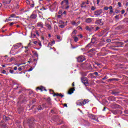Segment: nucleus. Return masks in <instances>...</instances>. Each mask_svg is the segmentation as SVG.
<instances>
[{"label":"nucleus","instance_id":"59","mask_svg":"<svg viewBox=\"0 0 128 128\" xmlns=\"http://www.w3.org/2000/svg\"><path fill=\"white\" fill-rule=\"evenodd\" d=\"M38 45H39L40 46H42V43L40 42H38Z\"/></svg>","mask_w":128,"mask_h":128},{"label":"nucleus","instance_id":"36","mask_svg":"<svg viewBox=\"0 0 128 128\" xmlns=\"http://www.w3.org/2000/svg\"><path fill=\"white\" fill-rule=\"evenodd\" d=\"M96 64L98 66L99 68H100L102 66L101 64H98V62L96 63Z\"/></svg>","mask_w":128,"mask_h":128},{"label":"nucleus","instance_id":"18","mask_svg":"<svg viewBox=\"0 0 128 128\" xmlns=\"http://www.w3.org/2000/svg\"><path fill=\"white\" fill-rule=\"evenodd\" d=\"M85 22L86 23H92V19L90 18H88L86 19Z\"/></svg>","mask_w":128,"mask_h":128},{"label":"nucleus","instance_id":"4","mask_svg":"<svg viewBox=\"0 0 128 128\" xmlns=\"http://www.w3.org/2000/svg\"><path fill=\"white\" fill-rule=\"evenodd\" d=\"M88 117H90V119H92L94 120H96V122H99L98 116H96L94 114H88Z\"/></svg>","mask_w":128,"mask_h":128},{"label":"nucleus","instance_id":"15","mask_svg":"<svg viewBox=\"0 0 128 128\" xmlns=\"http://www.w3.org/2000/svg\"><path fill=\"white\" fill-rule=\"evenodd\" d=\"M120 92H116L114 90H112V94L114 96H119Z\"/></svg>","mask_w":128,"mask_h":128},{"label":"nucleus","instance_id":"25","mask_svg":"<svg viewBox=\"0 0 128 128\" xmlns=\"http://www.w3.org/2000/svg\"><path fill=\"white\" fill-rule=\"evenodd\" d=\"M72 38L76 42H78V38L76 36H72Z\"/></svg>","mask_w":128,"mask_h":128},{"label":"nucleus","instance_id":"51","mask_svg":"<svg viewBox=\"0 0 128 128\" xmlns=\"http://www.w3.org/2000/svg\"><path fill=\"white\" fill-rule=\"evenodd\" d=\"M50 94H53L54 93V91L52 90H50Z\"/></svg>","mask_w":128,"mask_h":128},{"label":"nucleus","instance_id":"56","mask_svg":"<svg viewBox=\"0 0 128 128\" xmlns=\"http://www.w3.org/2000/svg\"><path fill=\"white\" fill-rule=\"evenodd\" d=\"M38 41H34V44H38Z\"/></svg>","mask_w":128,"mask_h":128},{"label":"nucleus","instance_id":"1","mask_svg":"<svg viewBox=\"0 0 128 128\" xmlns=\"http://www.w3.org/2000/svg\"><path fill=\"white\" fill-rule=\"evenodd\" d=\"M89 102L90 100L88 99H84V100H78L76 102V105L79 106H84Z\"/></svg>","mask_w":128,"mask_h":128},{"label":"nucleus","instance_id":"42","mask_svg":"<svg viewBox=\"0 0 128 128\" xmlns=\"http://www.w3.org/2000/svg\"><path fill=\"white\" fill-rule=\"evenodd\" d=\"M16 126H18V124H20V121H18V120H16Z\"/></svg>","mask_w":128,"mask_h":128},{"label":"nucleus","instance_id":"30","mask_svg":"<svg viewBox=\"0 0 128 128\" xmlns=\"http://www.w3.org/2000/svg\"><path fill=\"white\" fill-rule=\"evenodd\" d=\"M9 24H10V26H13V25H14V24H17V22H10V23H9Z\"/></svg>","mask_w":128,"mask_h":128},{"label":"nucleus","instance_id":"29","mask_svg":"<svg viewBox=\"0 0 128 128\" xmlns=\"http://www.w3.org/2000/svg\"><path fill=\"white\" fill-rule=\"evenodd\" d=\"M3 118H4V120H9V117H7L6 116H4Z\"/></svg>","mask_w":128,"mask_h":128},{"label":"nucleus","instance_id":"2","mask_svg":"<svg viewBox=\"0 0 128 128\" xmlns=\"http://www.w3.org/2000/svg\"><path fill=\"white\" fill-rule=\"evenodd\" d=\"M81 81H82V82L86 86H88L89 85L88 80V78H85V77L82 78Z\"/></svg>","mask_w":128,"mask_h":128},{"label":"nucleus","instance_id":"22","mask_svg":"<svg viewBox=\"0 0 128 128\" xmlns=\"http://www.w3.org/2000/svg\"><path fill=\"white\" fill-rule=\"evenodd\" d=\"M46 102H48V105H50V106L52 105L51 99L50 98H48V99H46Z\"/></svg>","mask_w":128,"mask_h":128},{"label":"nucleus","instance_id":"58","mask_svg":"<svg viewBox=\"0 0 128 128\" xmlns=\"http://www.w3.org/2000/svg\"><path fill=\"white\" fill-rule=\"evenodd\" d=\"M106 42H110L111 40L110 39H106Z\"/></svg>","mask_w":128,"mask_h":128},{"label":"nucleus","instance_id":"57","mask_svg":"<svg viewBox=\"0 0 128 128\" xmlns=\"http://www.w3.org/2000/svg\"><path fill=\"white\" fill-rule=\"evenodd\" d=\"M115 107L117 108H120V106L118 104H116L115 105Z\"/></svg>","mask_w":128,"mask_h":128},{"label":"nucleus","instance_id":"21","mask_svg":"<svg viewBox=\"0 0 128 128\" xmlns=\"http://www.w3.org/2000/svg\"><path fill=\"white\" fill-rule=\"evenodd\" d=\"M30 121H31L32 122H33L32 121H34V119H32L30 120ZM29 126H30V128H34V123H32V124H30Z\"/></svg>","mask_w":128,"mask_h":128},{"label":"nucleus","instance_id":"7","mask_svg":"<svg viewBox=\"0 0 128 128\" xmlns=\"http://www.w3.org/2000/svg\"><path fill=\"white\" fill-rule=\"evenodd\" d=\"M124 44V43L122 42H116V48H122V46Z\"/></svg>","mask_w":128,"mask_h":128},{"label":"nucleus","instance_id":"61","mask_svg":"<svg viewBox=\"0 0 128 128\" xmlns=\"http://www.w3.org/2000/svg\"><path fill=\"white\" fill-rule=\"evenodd\" d=\"M80 24V21H78V22H76V26Z\"/></svg>","mask_w":128,"mask_h":128},{"label":"nucleus","instance_id":"35","mask_svg":"<svg viewBox=\"0 0 128 128\" xmlns=\"http://www.w3.org/2000/svg\"><path fill=\"white\" fill-rule=\"evenodd\" d=\"M76 32H77V30H74L72 31V34H76Z\"/></svg>","mask_w":128,"mask_h":128},{"label":"nucleus","instance_id":"27","mask_svg":"<svg viewBox=\"0 0 128 128\" xmlns=\"http://www.w3.org/2000/svg\"><path fill=\"white\" fill-rule=\"evenodd\" d=\"M2 3L4 6H6L7 4H10V3H8V1H6V0H4L2 1Z\"/></svg>","mask_w":128,"mask_h":128},{"label":"nucleus","instance_id":"13","mask_svg":"<svg viewBox=\"0 0 128 128\" xmlns=\"http://www.w3.org/2000/svg\"><path fill=\"white\" fill-rule=\"evenodd\" d=\"M54 96H60V97L61 98H62L64 96V95H63L62 94H58V93H55L54 94Z\"/></svg>","mask_w":128,"mask_h":128},{"label":"nucleus","instance_id":"8","mask_svg":"<svg viewBox=\"0 0 128 128\" xmlns=\"http://www.w3.org/2000/svg\"><path fill=\"white\" fill-rule=\"evenodd\" d=\"M77 60L78 62H82L84 60H86V58L84 56H78Z\"/></svg>","mask_w":128,"mask_h":128},{"label":"nucleus","instance_id":"12","mask_svg":"<svg viewBox=\"0 0 128 128\" xmlns=\"http://www.w3.org/2000/svg\"><path fill=\"white\" fill-rule=\"evenodd\" d=\"M108 100L109 101L114 102L116 100V98L114 96H110L108 97Z\"/></svg>","mask_w":128,"mask_h":128},{"label":"nucleus","instance_id":"17","mask_svg":"<svg viewBox=\"0 0 128 128\" xmlns=\"http://www.w3.org/2000/svg\"><path fill=\"white\" fill-rule=\"evenodd\" d=\"M120 79H118V78H112L108 80V82H110L112 81H118Z\"/></svg>","mask_w":128,"mask_h":128},{"label":"nucleus","instance_id":"5","mask_svg":"<svg viewBox=\"0 0 128 128\" xmlns=\"http://www.w3.org/2000/svg\"><path fill=\"white\" fill-rule=\"evenodd\" d=\"M102 13V9L97 10L94 12V16H100Z\"/></svg>","mask_w":128,"mask_h":128},{"label":"nucleus","instance_id":"55","mask_svg":"<svg viewBox=\"0 0 128 128\" xmlns=\"http://www.w3.org/2000/svg\"><path fill=\"white\" fill-rule=\"evenodd\" d=\"M16 9H18L20 8V6L18 4H16Z\"/></svg>","mask_w":128,"mask_h":128},{"label":"nucleus","instance_id":"24","mask_svg":"<svg viewBox=\"0 0 128 128\" xmlns=\"http://www.w3.org/2000/svg\"><path fill=\"white\" fill-rule=\"evenodd\" d=\"M37 16H38L36 14H32L30 16V18L32 19H36Z\"/></svg>","mask_w":128,"mask_h":128},{"label":"nucleus","instance_id":"38","mask_svg":"<svg viewBox=\"0 0 128 128\" xmlns=\"http://www.w3.org/2000/svg\"><path fill=\"white\" fill-rule=\"evenodd\" d=\"M15 17H16V14H10V18H14Z\"/></svg>","mask_w":128,"mask_h":128},{"label":"nucleus","instance_id":"46","mask_svg":"<svg viewBox=\"0 0 128 128\" xmlns=\"http://www.w3.org/2000/svg\"><path fill=\"white\" fill-rule=\"evenodd\" d=\"M115 13H116V14L120 13V10H118L116 9Z\"/></svg>","mask_w":128,"mask_h":128},{"label":"nucleus","instance_id":"16","mask_svg":"<svg viewBox=\"0 0 128 128\" xmlns=\"http://www.w3.org/2000/svg\"><path fill=\"white\" fill-rule=\"evenodd\" d=\"M22 46V43H18L15 45H14V46L15 49H18V48H20Z\"/></svg>","mask_w":128,"mask_h":128},{"label":"nucleus","instance_id":"37","mask_svg":"<svg viewBox=\"0 0 128 128\" xmlns=\"http://www.w3.org/2000/svg\"><path fill=\"white\" fill-rule=\"evenodd\" d=\"M34 56H36V58H38V52H34Z\"/></svg>","mask_w":128,"mask_h":128},{"label":"nucleus","instance_id":"48","mask_svg":"<svg viewBox=\"0 0 128 128\" xmlns=\"http://www.w3.org/2000/svg\"><path fill=\"white\" fill-rule=\"evenodd\" d=\"M124 13H125V10H122V11H121V14H124Z\"/></svg>","mask_w":128,"mask_h":128},{"label":"nucleus","instance_id":"23","mask_svg":"<svg viewBox=\"0 0 128 128\" xmlns=\"http://www.w3.org/2000/svg\"><path fill=\"white\" fill-rule=\"evenodd\" d=\"M111 112L114 114L116 115L118 113V110H112Z\"/></svg>","mask_w":128,"mask_h":128},{"label":"nucleus","instance_id":"40","mask_svg":"<svg viewBox=\"0 0 128 128\" xmlns=\"http://www.w3.org/2000/svg\"><path fill=\"white\" fill-rule=\"evenodd\" d=\"M96 49H94V48H92V49H90V52H94V51H96Z\"/></svg>","mask_w":128,"mask_h":128},{"label":"nucleus","instance_id":"32","mask_svg":"<svg viewBox=\"0 0 128 128\" xmlns=\"http://www.w3.org/2000/svg\"><path fill=\"white\" fill-rule=\"evenodd\" d=\"M72 26H76V22L74 21L72 22Z\"/></svg>","mask_w":128,"mask_h":128},{"label":"nucleus","instance_id":"62","mask_svg":"<svg viewBox=\"0 0 128 128\" xmlns=\"http://www.w3.org/2000/svg\"><path fill=\"white\" fill-rule=\"evenodd\" d=\"M124 113L126 114H128V110H124Z\"/></svg>","mask_w":128,"mask_h":128},{"label":"nucleus","instance_id":"34","mask_svg":"<svg viewBox=\"0 0 128 128\" xmlns=\"http://www.w3.org/2000/svg\"><path fill=\"white\" fill-rule=\"evenodd\" d=\"M62 10H60V11H58V14L62 15Z\"/></svg>","mask_w":128,"mask_h":128},{"label":"nucleus","instance_id":"43","mask_svg":"<svg viewBox=\"0 0 128 128\" xmlns=\"http://www.w3.org/2000/svg\"><path fill=\"white\" fill-rule=\"evenodd\" d=\"M46 9L44 7H42V8H40V10H46Z\"/></svg>","mask_w":128,"mask_h":128},{"label":"nucleus","instance_id":"44","mask_svg":"<svg viewBox=\"0 0 128 128\" xmlns=\"http://www.w3.org/2000/svg\"><path fill=\"white\" fill-rule=\"evenodd\" d=\"M33 70V68L32 67H31L30 69H28V72H32Z\"/></svg>","mask_w":128,"mask_h":128},{"label":"nucleus","instance_id":"45","mask_svg":"<svg viewBox=\"0 0 128 128\" xmlns=\"http://www.w3.org/2000/svg\"><path fill=\"white\" fill-rule=\"evenodd\" d=\"M108 10V6H105V7L104 8V10Z\"/></svg>","mask_w":128,"mask_h":128},{"label":"nucleus","instance_id":"49","mask_svg":"<svg viewBox=\"0 0 128 128\" xmlns=\"http://www.w3.org/2000/svg\"><path fill=\"white\" fill-rule=\"evenodd\" d=\"M113 12H114V10H111L110 11L109 14H112Z\"/></svg>","mask_w":128,"mask_h":128},{"label":"nucleus","instance_id":"63","mask_svg":"<svg viewBox=\"0 0 128 128\" xmlns=\"http://www.w3.org/2000/svg\"><path fill=\"white\" fill-rule=\"evenodd\" d=\"M56 38H57L58 40H60V36H56Z\"/></svg>","mask_w":128,"mask_h":128},{"label":"nucleus","instance_id":"33","mask_svg":"<svg viewBox=\"0 0 128 128\" xmlns=\"http://www.w3.org/2000/svg\"><path fill=\"white\" fill-rule=\"evenodd\" d=\"M58 26H59L60 28H64L65 25H64V24H60V25Z\"/></svg>","mask_w":128,"mask_h":128},{"label":"nucleus","instance_id":"54","mask_svg":"<svg viewBox=\"0 0 128 128\" xmlns=\"http://www.w3.org/2000/svg\"><path fill=\"white\" fill-rule=\"evenodd\" d=\"M115 18L116 20H118L119 19V15L116 16Z\"/></svg>","mask_w":128,"mask_h":128},{"label":"nucleus","instance_id":"41","mask_svg":"<svg viewBox=\"0 0 128 128\" xmlns=\"http://www.w3.org/2000/svg\"><path fill=\"white\" fill-rule=\"evenodd\" d=\"M94 74L96 76H99V74H98V72H94Z\"/></svg>","mask_w":128,"mask_h":128},{"label":"nucleus","instance_id":"39","mask_svg":"<svg viewBox=\"0 0 128 128\" xmlns=\"http://www.w3.org/2000/svg\"><path fill=\"white\" fill-rule=\"evenodd\" d=\"M108 78V77L107 76H105L104 78H102V80H107Z\"/></svg>","mask_w":128,"mask_h":128},{"label":"nucleus","instance_id":"3","mask_svg":"<svg viewBox=\"0 0 128 128\" xmlns=\"http://www.w3.org/2000/svg\"><path fill=\"white\" fill-rule=\"evenodd\" d=\"M85 30H88V32H92L93 31H94L95 28L94 26H86Z\"/></svg>","mask_w":128,"mask_h":128},{"label":"nucleus","instance_id":"60","mask_svg":"<svg viewBox=\"0 0 128 128\" xmlns=\"http://www.w3.org/2000/svg\"><path fill=\"white\" fill-rule=\"evenodd\" d=\"M78 36H80V38H83V36L82 34H80L79 35H78Z\"/></svg>","mask_w":128,"mask_h":128},{"label":"nucleus","instance_id":"47","mask_svg":"<svg viewBox=\"0 0 128 128\" xmlns=\"http://www.w3.org/2000/svg\"><path fill=\"white\" fill-rule=\"evenodd\" d=\"M96 10L95 7L94 6H92L91 10Z\"/></svg>","mask_w":128,"mask_h":128},{"label":"nucleus","instance_id":"26","mask_svg":"<svg viewBox=\"0 0 128 128\" xmlns=\"http://www.w3.org/2000/svg\"><path fill=\"white\" fill-rule=\"evenodd\" d=\"M46 28H48V30H51V28H52V26L50 24H46Z\"/></svg>","mask_w":128,"mask_h":128},{"label":"nucleus","instance_id":"50","mask_svg":"<svg viewBox=\"0 0 128 128\" xmlns=\"http://www.w3.org/2000/svg\"><path fill=\"white\" fill-rule=\"evenodd\" d=\"M36 34L38 36H40L38 32V30H36Z\"/></svg>","mask_w":128,"mask_h":128},{"label":"nucleus","instance_id":"10","mask_svg":"<svg viewBox=\"0 0 128 128\" xmlns=\"http://www.w3.org/2000/svg\"><path fill=\"white\" fill-rule=\"evenodd\" d=\"M96 24L100 26H103L104 22H102V19L97 20L96 21Z\"/></svg>","mask_w":128,"mask_h":128},{"label":"nucleus","instance_id":"64","mask_svg":"<svg viewBox=\"0 0 128 128\" xmlns=\"http://www.w3.org/2000/svg\"><path fill=\"white\" fill-rule=\"evenodd\" d=\"M3 74H6V71L5 70H4L2 72Z\"/></svg>","mask_w":128,"mask_h":128},{"label":"nucleus","instance_id":"28","mask_svg":"<svg viewBox=\"0 0 128 128\" xmlns=\"http://www.w3.org/2000/svg\"><path fill=\"white\" fill-rule=\"evenodd\" d=\"M36 102V99H32V100L30 101V104H32Z\"/></svg>","mask_w":128,"mask_h":128},{"label":"nucleus","instance_id":"19","mask_svg":"<svg viewBox=\"0 0 128 128\" xmlns=\"http://www.w3.org/2000/svg\"><path fill=\"white\" fill-rule=\"evenodd\" d=\"M64 3L66 4V6H68V0H64L62 2L61 5H62Z\"/></svg>","mask_w":128,"mask_h":128},{"label":"nucleus","instance_id":"20","mask_svg":"<svg viewBox=\"0 0 128 128\" xmlns=\"http://www.w3.org/2000/svg\"><path fill=\"white\" fill-rule=\"evenodd\" d=\"M37 26L40 27V28H44V24L42 22L37 24Z\"/></svg>","mask_w":128,"mask_h":128},{"label":"nucleus","instance_id":"9","mask_svg":"<svg viewBox=\"0 0 128 128\" xmlns=\"http://www.w3.org/2000/svg\"><path fill=\"white\" fill-rule=\"evenodd\" d=\"M96 41L95 38L92 39L91 42L86 46V48H92V46H93L96 43Z\"/></svg>","mask_w":128,"mask_h":128},{"label":"nucleus","instance_id":"11","mask_svg":"<svg viewBox=\"0 0 128 128\" xmlns=\"http://www.w3.org/2000/svg\"><path fill=\"white\" fill-rule=\"evenodd\" d=\"M36 90H40L42 92L44 90L47 92V90L46 89V88L44 86H40L37 87Z\"/></svg>","mask_w":128,"mask_h":128},{"label":"nucleus","instance_id":"53","mask_svg":"<svg viewBox=\"0 0 128 128\" xmlns=\"http://www.w3.org/2000/svg\"><path fill=\"white\" fill-rule=\"evenodd\" d=\"M51 113L53 114H56V112L54 111V110H51Z\"/></svg>","mask_w":128,"mask_h":128},{"label":"nucleus","instance_id":"52","mask_svg":"<svg viewBox=\"0 0 128 128\" xmlns=\"http://www.w3.org/2000/svg\"><path fill=\"white\" fill-rule=\"evenodd\" d=\"M10 72L12 74H14V70H10Z\"/></svg>","mask_w":128,"mask_h":128},{"label":"nucleus","instance_id":"6","mask_svg":"<svg viewBox=\"0 0 128 128\" xmlns=\"http://www.w3.org/2000/svg\"><path fill=\"white\" fill-rule=\"evenodd\" d=\"M45 104H42V106L40 105H38L36 107V110H44V108Z\"/></svg>","mask_w":128,"mask_h":128},{"label":"nucleus","instance_id":"14","mask_svg":"<svg viewBox=\"0 0 128 128\" xmlns=\"http://www.w3.org/2000/svg\"><path fill=\"white\" fill-rule=\"evenodd\" d=\"M74 90H75V88H70L69 90V91L68 92V94H70V95H71L72 93H74Z\"/></svg>","mask_w":128,"mask_h":128},{"label":"nucleus","instance_id":"31","mask_svg":"<svg viewBox=\"0 0 128 128\" xmlns=\"http://www.w3.org/2000/svg\"><path fill=\"white\" fill-rule=\"evenodd\" d=\"M118 7L120 8L122 7V2H118Z\"/></svg>","mask_w":128,"mask_h":128}]
</instances>
